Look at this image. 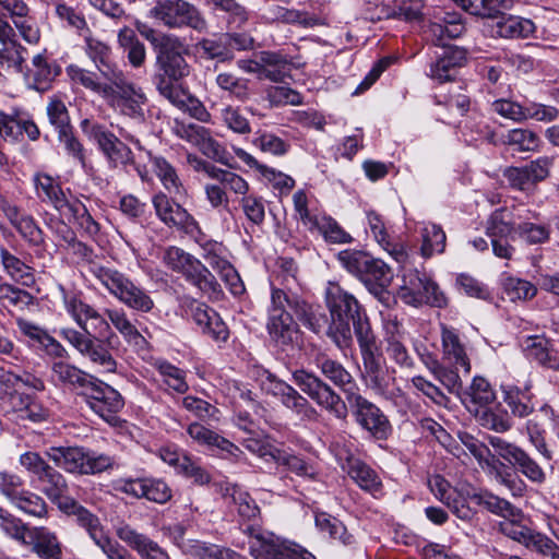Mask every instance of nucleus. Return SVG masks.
Here are the masks:
<instances>
[{"mask_svg":"<svg viewBox=\"0 0 559 559\" xmlns=\"http://www.w3.org/2000/svg\"><path fill=\"white\" fill-rule=\"evenodd\" d=\"M72 84L81 85L102 97L114 112L135 122L145 120L148 97L143 87L130 80L106 79L99 71H91L76 64L66 69Z\"/></svg>","mask_w":559,"mask_h":559,"instance_id":"1","label":"nucleus"},{"mask_svg":"<svg viewBox=\"0 0 559 559\" xmlns=\"http://www.w3.org/2000/svg\"><path fill=\"white\" fill-rule=\"evenodd\" d=\"M341 265L356 276L379 301L385 306L392 299L388 288L393 280L391 267L365 251L343 250L337 254Z\"/></svg>","mask_w":559,"mask_h":559,"instance_id":"2","label":"nucleus"},{"mask_svg":"<svg viewBox=\"0 0 559 559\" xmlns=\"http://www.w3.org/2000/svg\"><path fill=\"white\" fill-rule=\"evenodd\" d=\"M34 182L37 195L43 201L50 202L62 217L76 224L90 236L98 233L99 226L91 216L86 206L76 198L67 197L56 179L45 174H37Z\"/></svg>","mask_w":559,"mask_h":559,"instance_id":"3","label":"nucleus"},{"mask_svg":"<svg viewBox=\"0 0 559 559\" xmlns=\"http://www.w3.org/2000/svg\"><path fill=\"white\" fill-rule=\"evenodd\" d=\"M325 301L332 318L330 334L340 348L347 347L352 341L349 322L365 311L357 298L335 282H329Z\"/></svg>","mask_w":559,"mask_h":559,"instance_id":"4","label":"nucleus"},{"mask_svg":"<svg viewBox=\"0 0 559 559\" xmlns=\"http://www.w3.org/2000/svg\"><path fill=\"white\" fill-rule=\"evenodd\" d=\"M90 272L110 295L128 308L145 313L154 308L150 294L122 272L100 264H92Z\"/></svg>","mask_w":559,"mask_h":559,"instance_id":"5","label":"nucleus"},{"mask_svg":"<svg viewBox=\"0 0 559 559\" xmlns=\"http://www.w3.org/2000/svg\"><path fill=\"white\" fill-rule=\"evenodd\" d=\"M164 264L174 272L180 273L188 283L202 294L210 297L221 293L219 284L211 271L195 257L183 249L171 246L163 253Z\"/></svg>","mask_w":559,"mask_h":559,"instance_id":"6","label":"nucleus"},{"mask_svg":"<svg viewBox=\"0 0 559 559\" xmlns=\"http://www.w3.org/2000/svg\"><path fill=\"white\" fill-rule=\"evenodd\" d=\"M45 454L56 466L73 474H98L115 465V460L110 455L82 447H51Z\"/></svg>","mask_w":559,"mask_h":559,"instance_id":"7","label":"nucleus"},{"mask_svg":"<svg viewBox=\"0 0 559 559\" xmlns=\"http://www.w3.org/2000/svg\"><path fill=\"white\" fill-rule=\"evenodd\" d=\"M403 266L402 284L399 287L397 295L402 301L413 307L429 305L442 308L448 305V298L439 285L426 273L416 269H406Z\"/></svg>","mask_w":559,"mask_h":559,"instance_id":"8","label":"nucleus"},{"mask_svg":"<svg viewBox=\"0 0 559 559\" xmlns=\"http://www.w3.org/2000/svg\"><path fill=\"white\" fill-rule=\"evenodd\" d=\"M82 132L90 139L97 143L99 150L107 157L112 166H133L136 174L144 181L147 177V171L144 166L135 163L134 156L130 147L120 141L111 131L105 126L90 119H84L80 123Z\"/></svg>","mask_w":559,"mask_h":559,"instance_id":"9","label":"nucleus"},{"mask_svg":"<svg viewBox=\"0 0 559 559\" xmlns=\"http://www.w3.org/2000/svg\"><path fill=\"white\" fill-rule=\"evenodd\" d=\"M148 17L171 29L189 27L202 33L207 28L202 12L186 0H156L148 11Z\"/></svg>","mask_w":559,"mask_h":559,"instance_id":"10","label":"nucleus"},{"mask_svg":"<svg viewBox=\"0 0 559 559\" xmlns=\"http://www.w3.org/2000/svg\"><path fill=\"white\" fill-rule=\"evenodd\" d=\"M249 551L254 559H316L302 547L284 540L270 532L248 527Z\"/></svg>","mask_w":559,"mask_h":559,"instance_id":"11","label":"nucleus"},{"mask_svg":"<svg viewBox=\"0 0 559 559\" xmlns=\"http://www.w3.org/2000/svg\"><path fill=\"white\" fill-rule=\"evenodd\" d=\"M289 294L272 288L267 331L271 338L282 347L293 345L298 340V325L289 312Z\"/></svg>","mask_w":559,"mask_h":559,"instance_id":"12","label":"nucleus"},{"mask_svg":"<svg viewBox=\"0 0 559 559\" xmlns=\"http://www.w3.org/2000/svg\"><path fill=\"white\" fill-rule=\"evenodd\" d=\"M292 379L319 407L338 418L345 416L346 405L342 397L317 374L305 369H297L292 373Z\"/></svg>","mask_w":559,"mask_h":559,"instance_id":"13","label":"nucleus"},{"mask_svg":"<svg viewBox=\"0 0 559 559\" xmlns=\"http://www.w3.org/2000/svg\"><path fill=\"white\" fill-rule=\"evenodd\" d=\"M491 469L495 471L497 483L506 487L512 495L522 490L521 481L514 471V466L524 452L519 447L491 436Z\"/></svg>","mask_w":559,"mask_h":559,"instance_id":"14","label":"nucleus"},{"mask_svg":"<svg viewBox=\"0 0 559 559\" xmlns=\"http://www.w3.org/2000/svg\"><path fill=\"white\" fill-rule=\"evenodd\" d=\"M114 489L135 499H145L158 504L168 502L173 497V490L162 479L151 476L121 477L114 481Z\"/></svg>","mask_w":559,"mask_h":559,"instance_id":"15","label":"nucleus"},{"mask_svg":"<svg viewBox=\"0 0 559 559\" xmlns=\"http://www.w3.org/2000/svg\"><path fill=\"white\" fill-rule=\"evenodd\" d=\"M498 524L500 533L522 544L528 550L543 557L559 559V546L545 534L522 525L515 520L504 519L498 521Z\"/></svg>","mask_w":559,"mask_h":559,"instance_id":"16","label":"nucleus"},{"mask_svg":"<svg viewBox=\"0 0 559 559\" xmlns=\"http://www.w3.org/2000/svg\"><path fill=\"white\" fill-rule=\"evenodd\" d=\"M84 395L90 408L95 414L111 425L116 424V415L124 405L123 399L117 390L94 378L84 391Z\"/></svg>","mask_w":559,"mask_h":559,"instance_id":"17","label":"nucleus"},{"mask_svg":"<svg viewBox=\"0 0 559 559\" xmlns=\"http://www.w3.org/2000/svg\"><path fill=\"white\" fill-rule=\"evenodd\" d=\"M513 0H491V35L502 38L527 37L535 31L531 20L506 14L511 9Z\"/></svg>","mask_w":559,"mask_h":559,"instance_id":"18","label":"nucleus"},{"mask_svg":"<svg viewBox=\"0 0 559 559\" xmlns=\"http://www.w3.org/2000/svg\"><path fill=\"white\" fill-rule=\"evenodd\" d=\"M336 460L348 477L364 491L377 497L382 493V479L371 466L359 457L341 449L336 452Z\"/></svg>","mask_w":559,"mask_h":559,"instance_id":"19","label":"nucleus"},{"mask_svg":"<svg viewBox=\"0 0 559 559\" xmlns=\"http://www.w3.org/2000/svg\"><path fill=\"white\" fill-rule=\"evenodd\" d=\"M263 389L267 394L276 397L285 408L290 411L300 420H312L316 418V408L290 384L270 376L263 383Z\"/></svg>","mask_w":559,"mask_h":559,"instance_id":"20","label":"nucleus"},{"mask_svg":"<svg viewBox=\"0 0 559 559\" xmlns=\"http://www.w3.org/2000/svg\"><path fill=\"white\" fill-rule=\"evenodd\" d=\"M182 43L175 35H164L155 41L156 62L164 74L179 81L190 73V67L180 50Z\"/></svg>","mask_w":559,"mask_h":559,"instance_id":"21","label":"nucleus"},{"mask_svg":"<svg viewBox=\"0 0 559 559\" xmlns=\"http://www.w3.org/2000/svg\"><path fill=\"white\" fill-rule=\"evenodd\" d=\"M63 304L67 312L72 317L76 324L83 331L91 332L92 336H104L110 332V324L104 316L76 295L64 294Z\"/></svg>","mask_w":559,"mask_h":559,"instance_id":"22","label":"nucleus"},{"mask_svg":"<svg viewBox=\"0 0 559 559\" xmlns=\"http://www.w3.org/2000/svg\"><path fill=\"white\" fill-rule=\"evenodd\" d=\"M152 203L157 217L166 226L177 228L186 234L201 231L195 218L183 206L171 201L165 193L159 192L155 194Z\"/></svg>","mask_w":559,"mask_h":559,"instance_id":"23","label":"nucleus"},{"mask_svg":"<svg viewBox=\"0 0 559 559\" xmlns=\"http://www.w3.org/2000/svg\"><path fill=\"white\" fill-rule=\"evenodd\" d=\"M346 400L355 408L358 424L378 438H383L390 430V424L378 406L356 391L346 390Z\"/></svg>","mask_w":559,"mask_h":559,"instance_id":"24","label":"nucleus"},{"mask_svg":"<svg viewBox=\"0 0 559 559\" xmlns=\"http://www.w3.org/2000/svg\"><path fill=\"white\" fill-rule=\"evenodd\" d=\"M171 130L178 138L197 146L209 158L217 162L223 160L225 156L224 147L205 127L175 119Z\"/></svg>","mask_w":559,"mask_h":559,"instance_id":"25","label":"nucleus"},{"mask_svg":"<svg viewBox=\"0 0 559 559\" xmlns=\"http://www.w3.org/2000/svg\"><path fill=\"white\" fill-rule=\"evenodd\" d=\"M84 50L88 59L94 63L99 75L106 79L129 80L124 71L112 61L110 46L95 37L88 29L83 35Z\"/></svg>","mask_w":559,"mask_h":559,"instance_id":"26","label":"nucleus"},{"mask_svg":"<svg viewBox=\"0 0 559 559\" xmlns=\"http://www.w3.org/2000/svg\"><path fill=\"white\" fill-rule=\"evenodd\" d=\"M61 509L72 515L76 524L84 528L95 545L102 549L111 537L105 531L99 518L73 499H64Z\"/></svg>","mask_w":559,"mask_h":559,"instance_id":"27","label":"nucleus"},{"mask_svg":"<svg viewBox=\"0 0 559 559\" xmlns=\"http://www.w3.org/2000/svg\"><path fill=\"white\" fill-rule=\"evenodd\" d=\"M367 223L378 245L399 264H405L409 260L406 246L392 238L380 214L374 211L367 212Z\"/></svg>","mask_w":559,"mask_h":559,"instance_id":"28","label":"nucleus"},{"mask_svg":"<svg viewBox=\"0 0 559 559\" xmlns=\"http://www.w3.org/2000/svg\"><path fill=\"white\" fill-rule=\"evenodd\" d=\"M117 537L134 550L141 559H170L168 554L148 536L139 533L129 524L116 528Z\"/></svg>","mask_w":559,"mask_h":559,"instance_id":"29","label":"nucleus"},{"mask_svg":"<svg viewBox=\"0 0 559 559\" xmlns=\"http://www.w3.org/2000/svg\"><path fill=\"white\" fill-rule=\"evenodd\" d=\"M236 156L250 168L259 171L261 177L266 180L273 189L277 190L281 195H288L295 187V179L275 168L261 164L258 159L243 148L234 150Z\"/></svg>","mask_w":559,"mask_h":559,"instance_id":"30","label":"nucleus"},{"mask_svg":"<svg viewBox=\"0 0 559 559\" xmlns=\"http://www.w3.org/2000/svg\"><path fill=\"white\" fill-rule=\"evenodd\" d=\"M466 62V51L457 46L444 47L443 53L430 66L429 76L439 82H450Z\"/></svg>","mask_w":559,"mask_h":559,"instance_id":"31","label":"nucleus"},{"mask_svg":"<svg viewBox=\"0 0 559 559\" xmlns=\"http://www.w3.org/2000/svg\"><path fill=\"white\" fill-rule=\"evenodd\" d=\"M0 64L22 72L27 50L19 41L10 23L0 27Z\"/></svg>","mask_w":559,"mask_h":559,"instance_id":"32","label":"nucleus"},{"mask_svg":"<svg viewBox=\"0 0 559 559\" xmlns=\"http://www.w3.org/2000/svg\"><path fill=\"white\" fill-rule=\"evenodd\" d=\"M194 322L202 332L216 343H225L229 337V330L219 314L203 304H198L192 310Z\"/></svg>","mask_w":559,"mask_h":559,"instance_id":"33","label":"nucleus"},{"mask_svg":"<svg viewBox=\"0 0 559 559\" xmlns=\"http://www.w3.org/2000/svg\"><path fill=\"white\" fill-rule=\"evenodd\" d=\"M467 411L486 426L489 423V382L483 377H475L467 397L464 401Z\"/></svg>","mask_w":559,"mask_h":559,"instance_id":"34","label":"nucleus"},{"mask_svg":"<svg viewBox=\"0 0 559 559\" xmlns=\"http://www.w3.org/2000/svg\"><path fill=\"white\" fill-rule=\"evenodd\" d=\"M0 262L3 272L14 283L24 287H32L36 283L34 267L10 252L5 247H0Z\"/></svg>","mask_w":559,"mask_h":559,"instance_id":"35","label":"nucleus"},{"mask_svg":"<svg viewBox=\"0 0 559 559\" xmlns=\"http://www.w3.org/2000/svg\"><path fill=\"white\" fill-rule=\"evenodd\" d=\"M32 551L39 559H63L62 545L55 532L45 526H35L29 531Z\"/></svg>","mask_w":559,"mask_h":559,"instance_id":"36","label":"nucleus"},{"mask_svg":"<svg viewBox=\"0 0 559 559\" xmlns=\"http://www.w3.org/2000/svg\"><path fill=\"white\" fill-rule=\"evenodd\" d=\"M465 32V25L461 14L456 12H443L436 16L429 25V33L435 38L437 45L445 46V39H455Z\"/></svg>","mask_w":559,"mask_h":559,"instance_id":"37","label":"nucleus"},{"mask_svg":"<svg viewBox=\"0 0 559 559\" xmlns=\"http://www.w3.org/2000/svg\"><path fill=\"white\" fill-rule=\"evenodd\" d=\"M449 503H444L452 512L462 520H467L473 515L476 508L489 507L486 496L477 492L475 488H465L456 490L454 496H450Z\"/></svg>","mask_w":559,"mask_h":559,"instance_id":"38","label":"nucleus"},{"mask_svg":"<svg viewBox=\"0 0 559 559\" xmlns=\"http://www.w3.org/2000/svg\"><path fill=\"white\" fill-rule=\"evenodd\" d=\"M307 229L318 233L328 243L346 245L353 241L350 234L335 218L324 213H318Z\"/></svg>","mask_w":559,"mask_h":559,"instance_id":"39","label":"nucleus"},{"mask_svg":"<svg viewBox=\"0 0 559 559\" xmlns=\"http://www.w3.org/2000/svg\"><path fill=\"white\" fill-rule=\"evenodd\" d=\"M313 364L326 379L342 388L345 393L346 390L354 391L353 377L340 361L325 353H317L313 356Z\"/></svg>","mask_w":559,"mask_h":559,"instance_id":"40","label":"nucleus"},{"mask_svg":"<svg viewBox=\"0 0 559 559\" xmlns=\"http://www.w3.org/2000/svg\"><path fill=\"white\" fill-rule=\"evenodd\" d=\"M521 346L526 356L547 368L559 367V353L552 350L547 338L540 335L525 337Z\"/></svg>","mask_w":559,"mask_h":559,"instance_id":"41","label":"nucleus"},{"mask_svg":"<svg viewBox=\"0 0 559 559\" xmlns=\"http://www.w3.org/2000/svg\"><path fill=\"white\" fill-rule=\"evenodd\" d=\"M106 314L115 329L130 346H133L138 350L147 349L148 342L130 321L124 310L106 309Z\"/></svg>","mask_w":559,"mask_h":559,"instance_id":"42","label":"nucleus"},{"mask_svg":"<svg viewBox=\"0 0 559 559\" xmlns=\"http://www.w3.org/2000/svg\"><path fill=\"white\" fill-rule=\"evenodd\" d=\"M59 67L48 61L43 53H37L32 59V68L27 70L28 85L36 91H45L59 74Z\"/></svg>","mask_w":559,"mask_h":559,"instance_id":"43","label":"nucleus"},{"mask_svg":"<svg viewBox=\"0 0 559 559\" xmlns=\"http://www.w3.org/2000/svg\"><path fill=\"white\" fill-rule=\"evenodd\" d=\"M441 338L444 359L449 360L456 368H463L468 373L471 370L469 360L456 330L442 325Z\"/></svg>","mask_w":559,"mask_h":559,"instance_id":"44","label":"nucleus"},{"mask_svg":"<svg viewBox=\"0 0 559 559\" xmlns=\"http://www.w3.org/2000/svg\"><path fill=\"white\" fill-rule=\"evenodd\" d=\"M385 355L386 357L402 369H412L415 365L407 347L405 346L402 334L399 331V324L393 323L392 330L386 326Z\"/></svg>","mask_w":559,"mask_h":559,"instance_id":"45","label":"nucleus"},{"mask_svg":"<svg viewBox=\"0 0 559 559\" xmlns=\"http://www.w3.org/2000/svg\"><path fill=\"white\" fill-rule=\"evenodd\" d=\"M52 379L62 385L82 388L84 391L90 385L93 376L66 361H55L51 365Z\"/></svg>","mask_w":559,"mask_h":559,"instance_id":"46","label":"nucleus"},{"mask_svg":"<svg viewBox=\"0 0 559 559\" xmlns=\"http://www.w3.org/2000/svg\"><path fill=\"white\" fill-rule=\"evenodd\" d=\"M289 309L297 316L301 323L314 333H320L325 324V316L320 309L306 304L296 295H289Z\"/></svg>","mask_w":559,"mask_h":559,"instance_id":"47","label":"nucleus"},{"mask_svg":"<svg viewBox=\"0 0 559 559\" xmlns=\"http://www.w3.org/2000/svg\"><path fill=\"white\" fill-rule=\"evenodd\" d=\"M39 483L38 488L45 493L52 502H58L61 507V499L67 492L68 486L64 477L56 471L53 467L48 465L46 469L36 477Z\"/></svg>","mask_w":559,"mask_h":559,"instance_id":"48","label":"nucleus"},{"mask_svg":"<svg viewBox=\"0 0 559 559\" xmlns=\"http://www.w3.org/2000/svg\"><path fill=\"white\" fill-rule=\"evenodd\" d=\"M205 262L218 273L233 295L238 296L245 292V285L236 269L228 261L227 253L217 254V258H211Z\"/></svg>","mask_w":559,"mask_h":559,"instance_id":"49","label":"nucleus"},{"mask_svg":"<svg viewBox=\"0 0 559 559\" xmlns=\"http://www.w3.org/2000/svg\"><path fill=\"white\" fill-rule=\"evenodd\" d=\"M500 142L512 152H534L539 146V138L528 129H512L501 134Z\"/></svg>","mask_w":559,"mask_h":559,"instance_id":"50","label":"nucleus"},{"mask_svg":"<svg viewBox=\"0 0 559 559\" xmlns=\"http://www.w3.org/2000/svg\"><path fill=\"white\" fill-rule=\"evenodd\" d=\"M316 525L322 533L328 534L332 539L344 546H353L356 543L355 536L347 531L346 526L328 513H318Z\"/></svg>","mask_w":559,"mask_h":559,"instance_id":"51","label":"nucleus"},{"mask_svg":"<svg viewBox=\"0 0 559 559\" xmlns=\"http://www.w3.org/2000/svg\"><path fill=\"white\" fill-rule=\"evenodd\" d=\"M146 155L152 160L154 173L163 183L164 188L170 194H181L183 187L176 169L162 156H152L151 152H146Z\"/></svg>","mask_w":559,"mask_h":559,"instance_id":"52","label":"nucleus"},{"mask_svg":"<svg viewBox=\"0 0 559 559\" xmlns=\"http://www.w3.org/2000/svg\"><path fill=\"white\" fill-rule=\"evenodd\" d=\"M82 356L87 358L94 366H96L100 372L116 371L117 362L115 358L103 344V342L95 336L88 343Z\"/></svg>","mask_w":559,"mask_h":559,"instance_id":"53","label":"nucleus"},{"mask_svg":"<svg viewBox=\"0 0 559 559\" xmlns=\"http://www.w3.org/2000/svg\"><path fill=\"white\" fill-rule=\"evenodd\" d=\"M0 304L23 311L35 305V297L27 290L3 282L0 283Z\"/></svg>","mask_w":559,"mask_h":559,"instance_id":"54","label":"nucleus"},{"mask_svg":"<svg viewBox=\"0 0 559 559\" xmlns=\"http://www.w3.org/2000/svg\"><path fill=\"white\" fill-rule=\"evenodd\" d=\"M421 9L419 0H403L399 4L385 7L382 12L388 20L415 23L423 19Z\"/></svg>","mask_w":559,"mask_h":559,"instance_id":"55","label":"nucleus"},{"mask_svg":"<svg viewBox=\"0 0 559 559\" xmlns=\"http://www.w3.org/2000/svg\"><path fill=\"white\" fill-rule=\"evenodd\" d=\"M217 86L227 92L230 97L239 102H246L250 98L249 80L237 76L231 72L218 73L215 80Z\"/></svg>","mask_w":559,"mask_h":559,"instance_id":"56","label":"nucleus"},{"mask_svg":"<svg viewBox=\"0 0 559 559\" xmlns=\"http://www.w3.org/2000/svg\"><path fill=\"white\" fill-rule=\"evenodd\" d=\"M502 399L510 407L512 415L523 418L534 411L530 396L516 386L502 385Z\"/></svg>","mask_w":559,"mask_h":559,"instance_id":"57","label":"nucleus"},{"mask_svg":"<svg viewBox=\"0 0 559 559\" xmlns=\"http://www.w3.org/2000/svg\"><path fill=\"white\" fill-rule=\"evenodd\" d=\"M262 69L260 79H269L273 82H283L289 73L288 62L274 52H262Z\"/></svg>","mask_w":559,"mask_h":559,"instance_id":"58","label":"nucleus"},{"mask_svg":"<svg viewBox=\"0 0 559 559\" xmlns=\"http://www.w3.org/2000/svg\"><path fill=\"white\" fill-rule=\"evenodd\" d=\"M154 367L158 371L163 383L169 389L177 393H185L189 389L183 370L163 359L155 360Z\"/></svg>","mask_w":559,"mask_h":559,"instance_id":"59","label":"nucleus"},{"mask_svg":"<svg viewBox=\"0 0 559 559\" xmlns=\"http://www.w3.org/2000/svg\"><path fill=\"white\" fill-rule=\"evenodd\" d=\"M224 497L230 498L237 506L240 516L251 520L259 515L260 509L249 492L237 485H230L225 488Z\"/></svg>","mask_w":559,"mask_h":559,"instance_id":"60","label":"nucleus"},{"mask_svg":"<svg viewBox=\"0 0 559 559\" xmlns=\"http://www.w3.org/2000/svg\"><path fill=\"white\" fill-rule=\"evenodd\" d=\"M274 462L287 467V469L304 478L314 479L318 475L317 467L311 461L287 453L281 449Z\"/></svg>","mask_w":559,"mask_h":559,"instance_id":"61","label":"nucleus"},{"mask_svg":"<svg viewBox=\"0 0 559 559\" xmlns=\"http://www.w3.org/2000/svg\"><path fill=\"white\" fill-rule=\"evenodd\" d=\"M421 254L430 258L435 253H442L445 248V234L442 228L433 223L426 224L421 229Z\"/></svg>","mask_w":559,"mask_h":559,"instance_id":"62","label":"nucleus"},{"mask_svg":"<svg viewBox=\"0 0 559 559\" xmlns=\"http://www.w3.org/2000/svg\"><path fill=\"white\" fill-rule=\"evenodd\" d=\"M264 17L271 22H283L287 24H300L304 26L313 25V19L309 17L306 13L284 8L278 4L270 5L265 13Z\"/></svg>","mask_w":559,"mask_h":559,"instance_id":"63","label":"nucleus"},{"mask_svg":"<svg viewBox=\"0 0 559 559\" xmlns=\"http://www.w3.org/2000/svg\"><path fill=\"white\" fill-rule=\"evenodd\" d=\"M12 504L22 512L35 518H45L48 513L45 500L40 496L27 490H21L20 495L12 501Z\"/></svg>","mask_w":559,"mask_h":559,"instance_id":"64","label":"nucleus"}]
</instances>
